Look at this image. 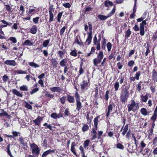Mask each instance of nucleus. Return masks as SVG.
I'll use <instances>...</instances> for the list:
<instances>
[{
  "instance_id": "2",
  "label": "nucleus",
  "mask_w": 157,
  "mask_h": 157,
  "mask_svg": "<svg viewBox=\"0 0 157 157\" xmlns=\"http://www.w3.org/2000/svg\"><path fill=\"white\" fill-rule=\"evenodd\" d=\"M128 112L131 111L135 112L139 108V103H136L134 100H131V104H128L127 105Z\"/></svg>"
},
{
  "instance_id": "32",
  "label": "nucleus",
  "mask_w": 157,
  "mask_h": 157,
  "mask_svg": "<svg viewBox=\"0 0 157 157\" xmlns=\"http://www.w3.org/2000/svg\"><path fill=\"white\" fill-rule=\"evenodd\" d=\"M131 34V32L129 29H128L125 33V37L126 39L128 38Z\"/></svg>"
},
{
  "instance_id": "55",
  "label": "nucleus",
  "mask_w": 157,
  "mask_h": 157,
  "mask_svg": "<svg viewBox=\"0 0 157 157\" xmlns=\"http://www.w3.org/2000/svg\"><path fill=\"white\" fill-rule=\"evenodd\" d=\"M140 33L141 36H144L145 34L144 28L142 27H140Z\"/></svg>"
},
{
  "instance_id": "45",
  "label": "nucleus",
  "mask_w": 157,
  "mask_h": 157,
  "mask_svg": "<svg viewBox=\"0 0 157 157\" xmlns=\"http://www.w3.org/2000/svg\"><path fill=\"white\" fill-rule=\"evenodd\" d=\"M50 41V39H48L44 40L43 43V47H47L48 44H49Z\"/></svg>"
},
{
  "instance_id": "53",
  "label": "nucleus",
  "mask_w": 157,
  "mask_h": 157,
  "mask_svg": "<svg viewBox=\"0 0 157 157\" xmlns=\"http://www.w3.org/2000/svg\"><path fill=\"white\" fill-rule=\"evenodd\" d=\"M63 13V12H59L58 14L57 21L59 22H60V19L62 16Z\"/></svg>"
},
{
  "instance_id": "37",
  "label": "nucleus",
  "mask_w": 157,
  "mask_h": 157,
  "mask_svg": "<svg viewBox=\"0 0 157 157\" xmlns=\"http://www.w3.org/2000/svg\"><path fill=\"white\" fill-rule=\"evenodd\" d=\"M20 90L22 91H28V87L26 85H23L20 87Z\"/></svg>"
},
{
  "instance_id": "24",
  "label": "nucleus",
  "mask_w": 157,
  "mask_h": 157,
  "mask_svg": "<svg viewBox=\"0 0 157 157\" xmlns=\"http://www.w3.org/2000/svg\"><path fill=\"white\" fill-rule=\"evenodd\" d=\"M140 112L144 116H146L148 115L149 113L147 109L144 108L141 109L140 110Z\"/></svg>"
},
{
  "instance_id": "10",
  "label": "nucleus",
  "mask_w": 157,
  "mask_h": 157,
  "mask_svg": "<svg viewBox=\"0 0 157 157\" xmlns=\"http://www.w3.org/2000/svg\"><path fill=\"white\" fill-rule=\"evenodd\" d=\"M55 151V150L49 149L48 150L44 152L42 155V157H46L47 155L49 154H50L52 153H54Z\"/></svg>"
},
{
  "instance_id": "59",
  "label": "nucleus",
  "mask_w": 157,
  "mask_h": 157,
  "mask_svg": "<svg viewBox=\"0 0 157 157\" xmlns=\"http://www.w3.org/2000/svg\"><path fill=\"white\" fill-rule=\"evenodd\" d=\"M62 5L63 6L66 8H69L71 7V4L68 2L63 3Z\"/></svg>"
},
{
  "instance_id": "13",
  "label": "nucleus",
  "mask_w": 157,
  "mask_h": 157,
  "mask_svg": "<svg viewBox=\"0 0 157 157\" xmlns=\"http://www.w3.org/2000/svg\"><path fill=\"white\" fill-rule=\"evenodd\" d=\"M12 93L17 96L20 97H23V94L22 93H20L19 91H18L16 89H13L12 90Z\"/></svg>"
},
{
  "instance_id": "19",
  "label": "nucleus",
  "mask_w": 157,
  "mask_h": 157,
  "mask_svg": "<svg viewBox=\"0 0 157 157\" xmlns=\"http://www.w3.org/2000/svg\"><path fill=\"white\" fill-rule=\"evenodd\" d=\"M67 100L70 103H74L75 102L74 97L70 95H67Z\"/></svg>"
},
{
  "instance_id": "26",
  "label": "nucleus",
  "mask_w": 157,
  "mask_h": 157,
  "mask_svg": "<svg viewBox=\"0 0 157 157\" xmlns=\"http://www.w3.org/2000/svg\"><path fill=\"white\" fill-rule=\"evenodd\" d=\"M101 60L97 58L94 59L93 61L94 65L98 67V64L101 63Z\"/></svg>"
},
{
  "instance_id": "7",
  "label": "nucleus",
  "mask_w": 157,
  "mask_h": 157,
  "mask_svg": "<svg viewBox=\"0 0 157 157\" xmlns=\"http://www.w3.org/2000/svg\"><path fill=\"white\" fill-rule=\"evenodd\" d=\"M4 63L7 65L13 66H15L16 65V63L14 60H6Z\"/></svg>"
},
{
  "instance_id": "46",
  "label": "nucleus",
  "mask_w": 157,
  "mask_h": 157,
  "mask_svg": "<svg viewBox=\"0 0 157 157\" xmlns=\"http://www.w3.org/2000/svg\"><path fill=\"white\" fill-rule=\"evenodd\" d=\"M119 86V82H116L114 85L115 91H117L118 90Z\"/></svg>"
},
{
  "instance_id": "21",
  "label": "nucleus",
  "mask_w": 157,
  "mask_h": 157,
  "mask_svg": "<svg viewBox=\"0 0 157 157\" xmlns=\"http://www.w3.org/2000/svg\"><path fill=\"white\" fill-rule=\"evenodd\" d=\"M29 65L32 67L34 68H37L40 67V65L33 62H29Z\"/></svg>"
},
{
  "instance_id": "29",
  "label": "nucleus",
  "mask_w": 157,
  "mask_h": 157,
  "mask_svg": "<svg viewBox=\"0 0 157 157\" xmlns=\"http://www.w3.org/2000/svg\"><path fill=\"white\" fill-rule=\"evenodd\" d=\"M151 120L153 121V122L152 123V126L151 127V128L150 130L149 134L152 135L153 133V128L155 125V121L156 119H155V120H154L152 119L151 117Z\"/></svg>"
},
{
  "instance_id": "64",
  "label": "nucleus",
  "mask_w": 157,
  "mask_h": 157,
  "mask_svg": "<svg viewBox=\"0 0 157 157\" xmlns=\"http://www.w3.org/2000/svg\"><path fill=\"white\" fill-rule=\"evenodd\" d=\"M8 79L9 78L6 75H4L2 77V80L4 82H6Z\"/></svg>"
},
{
  "instance_id": "33",
  "label": "nucleus",
  "mask_w": 157,
  "mask_h": 157,
  "mask_svg": "<svg viewBox=\"0 0 157 157\" xmlns=\"http://www.w3.org/2000/svg\"><path fill=\"white\" fill-rule=\"evenodd\" d=\"M65 50L58 51V54L59 55V57H60L61 58H63V56L65 54Z\"/></svg>"
},
{
  "instance_id": "16",
  "label": "nucleus",
  "mask_w": 157,
  "mask_h": 157,
  "mask_svg": "<svg viewBox=\"0 0 157 157\" xmlns=\"http://www.w3.org/2000/svg\"><path fill=\"white\" fill-rule=\"evenodd\" d=\"M14 73L15 75L27 74V71H22L21 70L14 71Z\"/></svg>"
},
{
  "instance_id": "4",
  "label": "nucleus",
  "mask_w": 157,
  "mask_h": 157,
  "mask_svg": "<svg viewBox=\"0 0 157 157\" xmlns=\"http://www.w3.org/2000/svg\"><path fill=\"white\" fill-rule=\"evenodd\" d=\"M54 5H52L49 6V23H51L52 21L54 19V15L52 13L53 9H54Z\"/></svg>"
},
{
  "instance_id": "56",
  "label": "nucleus",
  "mask_w": 157,
  "mask_h": 157,
  "mask_svg": "<svg viewBox=\"0 0 157 157\" xmlns=\"http://www.w3.org/2000/svg\"><path fill=\"white\" fill-rule=\"evenodd\" d=\"M12 133L13 134V138L17 136L18 135L20 136V132L14 131H13L12 132Z\"/></svg>"
},
{
  "instance_id": "58",
  "label": "nucleus",
  "mask_w": 157,
  "mask_h": 157,
  "mask_svg": "<svg viewBox=\"0 0 157 157\" xmlns=\"http://www.w3.org/2000/svg\"><path fill=\"white\" fill-rule=\"evenodd\" d=\"M25 102L26 104V105L25 106V107L28 109H32V106L30 105L29 104L28 102L26 101H25Z\"/></svg>"
},
{
  "instance_id": "52",
  "label": "nucleus",
  "mask_w": 157,
  "mask_h": 157,
  "mask_svg": "<svg viewBox=\"0 0 157 157\" xmlns=\"http://www.w3.org/2000/svg\"><path fill=\"white\" fill-rule=\"evenodd\" d=\"M66 97L63 96L60 99V101L61 103L62 104H64L65 102Z\"/></svg>"
},
{
  "instance_id": "3",
  "label": "nucleus",
  "mask_w": 157,
  "mask_h": 157,
  "mask_svg": "<svg viewBox=\"0 0 157 157\" xmlns=\"http://www.w3.org/2000/svg\"><path fill=\"white\" fill-rule=\"evenodd\" d=\"M32 149V153L35 155L38 156L40 153V149L38 146L34 143L32 144L30 146Z\"/></svg>"
},
{
  "instance_id": "15",
  "label": "nucleus",
  "mask_w": 157,
  "mask_h": 157,
  "mask_svg": "<svg viewBox=\"0 0 157 157\" xmlns=\"http://www.w3.org/2000/svg\"><path fill=\"white\" fill-rule=\"evenodd\" d=\"M92 33H88V36L86 41V42L87 43L88 45H89L91 43L92 38Z\"/></svg>"
},
{
  "instance_id": "40",
  "label": "nucleus",
  "mask_w": 157,
  "mask_h": 157,
  "mask_svg": "<svg viewBox=\"0 0 157 157\" xmlns=\"http://www.w3.org/2000/svg\"><path fill=\"white\" fill-rule=\"evenodd\" d=\"M51 63L52 65L55 67H57V61L55 58H52L51 60Z\"/></svg>"
},
{
  "instance_id": "62",
  "label": "nucleus",
  "mask_w": 157,
  "mask_h": 157,
  "mask_svg": "<svg viewBox=\"0 0 157 157\" xmlns=\"http://www.w3.org/2000/svg\"><path fill=\"white\" fill-rule=\"evenodd\" d=\"M141 74V71H139L138 72H136L135 75V78L136 80H139V76Z\"/></svg>"
},
{
  "instance_id": "47",
  "label": "nucleus",
  "mask_w": 157,
  "mask_h": 157,
  "mask_svg": "<svg viewBox=\"0 0 157 157\" xmlns=\"http://www.w3.org/2000/svg\"><path fill=\"white\" fill-rule=\"evenodd\" d=\"M115 12V6H114V7L113 8V9L110 12V13H109L108 14V17H110L111 16H112Z\"/></svg>"
},
{
  "instance_id": "17",
  "label": "nucleus",
  "mask_w": 157,
  "mask_h": 157,
  "mask_svg": "<svg viewBox=\"0 0 157 157\" xmlns=\"http://www.w3.org/2000/svg\"><path fill=\"white\" fill-rule=\"evenodd\" d=\"M19 141L20 144L23 146H26L27 145V142L25 140V138H20L19 139Z\"/></svg>"
},
{
  "instance_id": "9",
  "label": "nucleus",
  "mask_w": 157,
  "mask_h": 157,
  "mask_svg": "<svg viewBox=\"0 0 157 157\" xmlns=\"http://www.w3.org/2000/svg\"><path fill=\"white\" fill-rule=\"evenodd\" d=\"M149 94L147 93L146 95H142L140 96V100L141 102H146L148 99V96Z\"/></svg>"
},
{
  "instance_id": "20",
  "label": "nucleus",
  "mask_w": 157,
  "mask_h": 157,
  "mask_svg": "<svg viewBox=\"0 0 157 157\" xmlns=\"http://www.w3.org/2000/svg\"><path fill=\"white\" fill-rule=\"evenodd\" d=\"M104 5L106 7H109V6H112L114 5L113 3L109 0L106 1L104 3Z\"/></svg>"
},
{
  "instance_id": "30",
  "label": "nucleus",
  "mask_w": 157,
  "mask_h": 157,
  "mask_svg": "<svg viewBox=\"0 0 157 157\" xmlns=\"http://www.w3.org/2000/svg\"><path fill=\"white\" fill-rule=\"evenodd\" d=\"M10 144H8L7 146V150L6 151L7 152L8 155H9L10 157H13V156L12 155L11 152L10 150Z\"/></svg>"
},
{
  "instance_id": "57",
  "label": "nucleus",
  "mask_w": 157,
  "mask_h": 157,
  "mask_svg": "<svg viewBox=\"0 0 157 157\" xmlns=\"http://www.w3.org/2000/svg\"><path fill=\"white\" fill-rule=\"evenodd\" d=\"M75 43L77 44L80 46L82 45V43L81 42L79 41L78 39V36H76L75 38Z\"/></svg>"
},
{
  "instance_id": "63",
  "label": "nucleus",
  "mask_w": 157,
  "mask_h": 157,
  "mask_svg": "<svg viewBox=\"0 0 157 157\" xmlns=\"http://www.w3.org/2000/svg\"><path fill=\"white\" fill-rule=\"evenodd\" d=\"M69 109L68 108H66L65 111L64 113V115L65 116H69L70 115L71 113L70 112L68 111Z\"/></svg>"
},
{
  "instance_id": "11",
  "label": "nucleus",
  "mask_w": 157,
  "mask_h": 157,
  "mask_svg": "<svg viewBox=\"0 0 157 157\" xmlns=\"http://www.w3.org/2000/svg\"><path fill=\"white\" fill-rule=\"evenodd\" d=\"M152 77L153 81L157 82V72L154 69L152 70Z\"/></svg>"
},
{
  "instance_id": "18",
  "label": "nucleus",
  "mask_w": 157,
  "mask_h": 157,
  "mask_svg": "<svg viewBox=\"0 0 157 157\" xmlns=\"http://www.w3.org/2000/svg\"><path fill=\"white\" fill-rule=\"evenodd\" d=\"M75 142H73L71 143V151L75 155H77L75 151Z\"/></svg>"
},
{
  "instance_id": "8",
  "label": "nucleus",
  "mask_w": 157,
  "mask_h": 157,
  "mask_svg": "<svg viewBox=\"0 0 157 157\" xmlns=\"http://www.w3.org/2000/svg\"><path fill=\"white\" fill-rule=\"evenodd\" d=\"M42 119V117H40L39 116L36 119L33 120V121L35 125L39 126L40 125L41 121Z\"/></svg>"
},
{
  "instance_id": "22",
  "label": "nucleus",
  "mask_w": 157,
  "mask_h": 157,
  "mask_svg": "<svg viewBox=\"0 0 157 157\" xmlns=\"http://www.w3.org/2000/svg\"><path fill=\"white\" fill-rule=\"evenodd\" d=\"M37 27L35 25H33L31 29L30 32L33 34H35L37 32Z\"/></svg>"
},
{
  "instance_id": "43",
  "label": "nucleus",
  "mask_w": 157,
  "mask_h": 157,
  "mask_svg": "<svg viewBox=\"0 0 157 157\" xmlns=\"http://www.w3.org/2000/svg\"><path fill=\"white\" fill-rule=\"evenodd\" d=\"M118 128L116 129H114V133H115V136L117 139V141H118V138H119L120 136V134L119 132H118Z\"/></svg>"
},
{
  "instance_id": "28",
  "label": "nucleus",
  "mask_w": 157,
  "mask_h": 157,
  "mask_svg": "<svg viewBox=\"0 0 157 157\" xmlns=\"http://www.w3.org/2000/svg\"><path fill=\"white\" fill-rule=\"evenodd\" d=\"M67 62V60L66 59H62L60 62L59 64L62 67H66V64Z\"/></svg>"
},
{
  "instance_id": "12",
  "label": "nucleus",
  "mask_w": 157,
  "mask_h": 157,
  "mask_svg": "<svg viewBox=\"0 0 157 157\" xmlns=\"http://www.w3.org/2000/svg\"><path fill=\"white\" fill-rule=\"evenodd\" d=\"M76 101V110L77 111H79L82 108V105L81 102L80 101Z\"/></svg>"
},
{
  "instance_id": "49",
  "label": "nucleus",
  "mask_w": 157,
  "mask_h": 157,
  "mask_svg": "<svg viewBox=\"0 0 157 157\" xmlns=\"http://www.w3.org/2000/svg\"><path fill=\"white\" fill-rule=\"evenodd\" d=\"M70 54L72 56L76 57L77 56V53L76 50H71V52L70 53Z\"/></svg>"
},
{
  "instance_id": "38",
  "label": "nucleus",
  "mask_w": 157,
  "mask_h": 157,
  "mask_svg": "<svg viewBox=\"0 0 157 157\" xmlns=\"http://www.w3.org/2000/svg\"><path fill=\"white\" fill-rule=\"evenodd\" d=\"M89 126L86 124H84L82 128V131L83 132L87 131L89 129Z\"/></svg>"
},
{
  "instance_id": "14",
  "label": "nucleus",
  "mask_w": 157,
  "mask_h": 157,
  "mask_svg": "<svg viewBox=\"0 0 157 157\" xmlns=\"http://www.w3.org/2000/svg\"><path fill=\"white\" fill-rule=\"evenodd\" d=\"M113 109V106L111 104H110L108 108V111L106 113V117L108 118L109 116L110 113L111 112Z\"/></svg>"
},
{
  "instance_id": "44",
  "label": "nucleus",
  "mask_w": 157,
  "mask_h": 157,
  "mask_svg": "<svg viewBox=\"0 0 157 157\" xmlns=\"http://www.w3.org/2000/svg\"><path fill=\"white\" fill-rule=\"evenodd\" d=\"M116 147L121 150H123L124 148V146L120 143H118L116 144Z\"/></svg>"
},
{
  "instance_id": "6",
  "label": "nucleus",
  "mask_w": 157,
  "mask_h": 157,
  "mask_svg": "<svg viewBox=\"0 0 157 157\" xmlns=\"http://www.w3.org/2000/svg\"><path fill=\"white\" fill-rule=\"evenodd\" d=\"M50 90L53 92H56L60 93L62 92V89L59 87L55 86L50 88Z\"/></svg>"
},
{
  "instance_id": "39",
  "label": "nucleus",
  "mask_w": 157,
  "mask_h": 157,
  "mask_svg": "<svg viewBox=\"0 0 157 157\" xmlns=\"http://www.w3.org/2000/svg\"><path fill=\"white\" fill-rule=\"evenodd\" d=\"M103 53L102 52L100 51L97 56V58L102 60L103 57Z\"/></svg>"
},
{
  "instance_id": "1",
  "label": "nucleus",
  "mask_w": 157,
  "mask_h": 157,
  "mask_svg": "<svg viewBox=\"0 0 157 157\" xmlns=\"http://www.w3.org/2000/svg\"><path fill=\"white\" fill-rule=\"evenodd\" d=\"M128 88L126 87L122 89L120 93V98L122 103L126 102L129 97V94L128 91Z\"/></svg>"
},
{
  "instance_id": "23",
  "label": "nucleus",
  "mask_w": 157,
  "mask_h": 157,
  "mask_svg": "<svg viewBox=\"0 0 157 157\" xmlns=\"http://www.w3.org/2000/svg\"><path fill=\"white\" fill-rule=\"evenodd\" d=\"M157 117V105L155 109L154 113L151 117V118L154 120L156 119Z\"/></svg>"
},
{
  "instance_id": "60",
  "label": "nucleus",
  "mask_w": 157,
  "mask_h": 157,
  "mask_svg": "<svg viewBox=\"0 0 157 157\" xmlns=\"http://www.w3.org/2000/svg\"><path fill=\"white\" fill-rule=\"evenodd\" d=\"M67 28V27L65 26L63 27L60 30V34L61 35H62L64 32H65V30Z\"/></svg>"
},
{
  "instance_id": "54",
  "label": "nucleus",
  "mask_w": 157,
  "mask_h": 157,
  "mask_svg": "<svg viewBox=\"0 0 157 157\" xmlns=\"http://www.w3.org/2000/svg\"><path fill=\"white\" fill-rule=\"evenodd\" d=\"M108 51L109 52L111 51L112 48V44L110 42H108L106 45Z\"/></svg>"
},
{
  "instance_id": "61",
  "label": "nucleus",
  "mask_w": 157,
  "mask_h": 157,
  "mask_svg": "<svg viewBox=\"0 0 157 157\" xmlns=\"http://www.w3.org/2000/svg\"><path fill=\"white\" fill-rule=\"evenodd\" d=\"M19 11H21V14L22 15L25 12V10L24 9V7L23 5H21L20 6V10Z\"/></svg>"
},
{
  "instance_id": "35",
  "label": "nucleus",
  "mask_w": 157,
  "mask_h": 157,
  "mask_svg": "<svg viewBox=\"0 0 157 157\" xmlns=\"http://www.w3.org/2000/svg\"><path fill=\"white\" fill-rule=\"evenodd\" d=\"M109 92L108 90L106 91L105 95H104V99L105 100L107 101L109 98Z\"/></svg>"
},
{
  "instance_id": "41",
  "label": "nucleus",
  "mask_w": 157,
  "mask_h": 157,
  "mask_svg": "<svg viewBox=\"0 0 157 157\" xmlns=\"http://www.w3.org/2000/svg\"><path fill=\"white\" fill-rule=\"evenodd\" d=\"M128 124H126L125 125L124 128L123 129V131L122 132V134L123 135V136H124L127 132L128 130Z\"/></svg>"
},
{
  "instance_id": "5",
  "label": "nucleus",
  "mask_w": 157,
  "mask_h": 157,
  "mask_svg": "<svg viewBox=\"0 0 157 157\" xmlns=\"http://www.w3.org/2000/svg\"><path fill=\"white\" fill-rule=\"evenodd\" d=\"M90 86V83L86 80H83L82 82L80 84V86L82 90H87Z\"/></svg>"
},
{
  "instance_id": "50",
  "label": "nucleus",
  "mask_w": 157,
  "mask_h": 157,
  "mask_svg": "<svg viewBox=\"0 0 157 157\" xmlns=\"http://www.w3.org/2000/svg\"><path fill=\"white\" fill-rule=\"evenodd\" d=\"M75 98L76 101H80V96L78 93L77 91H75Z\"/></svg>"
},
{
  "instance_id": "27",
  "label": "nucleus",
  "mask_w": 157,
  "mask_h": 157,
  "mask_svg": "<svg viewBox=\"0 0 157 157\" xmlns=\"http://www.w3.org/2000/svg\"><path fill=\"white\" fill-rule=\"evenodd\" d=\"M98 17L99 19L101 21H104L108 18H109L108 15L107 16H105L99 14L98 15Z\"/></svg>"
},
{
  "instance_id": "25",
  "label": "nucleus",
  "mask_w": 157,
  "mask_h": 157,
  "mask_svg": "<svg viewBox=\"0 0 157 157\" xmlns=\"http://www.w3.org/2000/svg\"><path fill=\"white\" fill-rule=\"evenodd\" d=\"M33 44V43L30 40H27L23 43V45L30 46L32 45Z\"/></svg>"
},
{
  "instance_id": "48",
  "label": "nucleus",
  "mask_w": 157,
  "mask_h": 157,
  "mask_svg": "<svg viewBox=\"0 0 157 157\" xmlns=\"http://www.w3.org/2000/svg\"><path fill=\"white\" fill-rule=\"evenodd\" d=\"M90 143V140H86L84 142L83 145L84 148H86L89 145Z\"/></svg>"
},
{
  "instance_id": "31",
  "label": "nucleus",
  "mask_w": 157,
  "mask_h": 157,
  "mask_svg": "<svg viewBox=\"0 0 157 157\" xmlns=\"http://www.w3.org/2000/svg\"><path fill=\"white\" fill-rule=\"evenodd\" d=\"M99 118V117H97L94 119V126L96 130H97V128L98 119Z\"/></svg>"
},
{
  "instance_id": "34",
  "label": "nucleus",
  "mask_w": 157,
  "mask_h": 157,
  "mask_svg": "<svg viewBox=\"0 0 157 157\" xmlns=\"http://www.w3.org/2000/svg\"><path fill=\"white\" fill-rule=\"evenodd\" d=\"M45 95L49 98L50 99H53L54 98V96L53 94H50L49 92L48 91L45 92Z\"/></svg>"
},
{
  "instance_id": "36",
  "label": "nucleus",
  "mask_w": 157,
  "mask_h": 157,
  "mask_svg": "<svg viewBox=\"0 0 157 157\" xmlns=\"http://www.w3.org/2000/svg\"><path fill=\"white\" fill-rule=\"evenodd\" d=\"M142 149H141L140 150V152L143 155H145L148 152H149L150 151V150L148 148H146L145 149L144 152H142Z\"/></svg>"
},
{
  "instance_id": "42",
  "label": "nucleus",
  "mask_w": 157,
  "mask_h": 157,
  "mask_svg": "<svg viewBox=\"0 0 157 157\" xmlns=\"http://www.w3.org/2000/svg\"><path fill=\"white\" fill-rule=\"evenodd\" d=\"M142 82L140 81L137 84V86H136V89L137 90L140 92L141 90V84Z\"/></svg>"
},
{
  "instance_id": "51",
  "label": "nucleus",
  "mask_w": 157,
  "mask_h": 157,
  "mask_svg": "<svg viewBox=\"0 0 157 157\" xmlns=\"http://www.w3.org/2000/svg\"><path fill=\"white\" fill-rule=\"evenodd\" d=\"M93 135L92 137V140H94L97 138V132L96 130L94 129H93L92 131Z\"/></svg>"
}]
</instances>
